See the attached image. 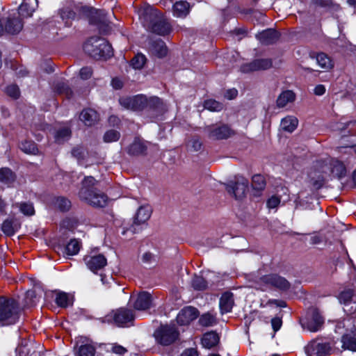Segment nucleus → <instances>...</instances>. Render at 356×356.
Instances as JSON below:
<instances>
[{
	"mask_svg": "<svg viewBox=\"0 0 356 356\" xmlns=\"http://www.w3.org/2000/svg\"><path fill=\"white\" fill-rule=\"evenodd\" d=\"M140 16L147 29L153 33L165 37L173 31L170 19L157 8L145 6L140 10Z\"/></svg>",
	"mask_w": 356,
	"mask_h": 356,
	"instance_id": "1",
	"label": "nucleus"
},
{
	"mask_svg": "<svg viewBox=\"0 0 356 356\" xmlns=\"http://www.w3.org/2000/svg\"><path fill=\"white\" fill-rule=\"evenodd\" d=\"M97 184V181L92 176L85 177L81 183L79 197L81 200L92 207L104 208L108 204V197L95 186Z\"/></svg>",
	"mask_w": 356,
	"mask_h": 356,
	"instance_id": "2",
	"label": "nucleus"
},
{
	"mask_svg": "<svg viewBox=\"0 0 356 356\" xmlns=\"http://www.w3.org/2000/svg\"><path fill=\"white\" fill-rule=\"evenodd\" d=\"M75 9L79 18L88 19L89 24L97 27L102 35H107L112 31L111 22L107 18V13L104 9H97L89 6L76 5Z\"/></svg>",
	"mask_w": 356,
	"mask_h": 356,
	"instance_id": "3",
	"label": "nucleus"
},
{
	"mask_svg": "<svg viewBox=\"0 0 356 356\" xmlns=\"http://www.w3.org/2000/svg\"><path fill=\"white\" fill-rule=\"evenodd\" d=\"M15 297L0 296V312H17V310L33 309L39 302L40 297L38 296L35 290L29 289L24 293L22 301Z\"/></svg>",
	"mask_w": 356,
	"mask_h": 356,
	"instance_id": "4",
	"label": "nucleus"
},
{
	"mask_svg": "<svg viewBox=\"0 0 356 356\" xmlns=\"http://www.w3.org/2000/svg\"><path fill=\"white\" fill-rule=\"evenodd\" d=\"M83 49L87 55L97 60H106L113 56L111 44L101 37H90L84 42Z\"/></svg>",
	"mask_w": 356,
	"mask_h": 356,
	"instance_id": "5",
	"label": "nucleus"
},
{
	"mask_svg": "<svg viewBox=\"0 0 356 356\" xmlns=\"http://www.w3.org/2000/svg\"><path fill=\"white\" fill-rule=\"evenodd\" d=\"M152 209L148 206H141L133 218L132 222L123 227L122 234L131 232L132 234L142 232L143 227L147 226V222L151 217Z\"/></svg>",
	"mask_w": 356,
	"mask_h": 356,
	"instance_id": "6",
	"label": "nucleus"
},
{
	"mask_svg": "<svg viewBox=\"0 0 356 356\" xmlns=\"http://www.w3.org/2000/svg\"><path fill=\"white\" fill-rule=\"evenodd\" d=\"M154 336L159 344L169 346L178 339L179 332L175 325H161L154 332Z\"/></svg>",
	"mask_w": 356,
	"mask_h": 356,
	"instance_id": "7",
	"label": "nucleus"
},
{
	"mask_svg": "<svg viewBox=\"0 0 356 356\" xmlns=\"http://www.w3.org/2000/svg\"><path fill=\"white\" fill-rule=\"evenodd\" d=\"M210 139L220 140L227 139L235 134V131L231 127L224 123H216L205 128Z\"/></svg>",
	"mask_w": 356,
	"mask_h": 356,
	"instance_id": "8",
	"label": "nucleus"
},
{
	"mask_svg": "<svg viewBox=\"0 0 356 356\" xmlns=\"http://www.w3.org/2000/svg\"><path fill=\"white\" fill-rule=\"evenodd\" d=\"M226 191L236 200H241L245 196L248 190V181L244 177L236 178L226 184Z\"/></svg>",
	"mask_w": 356,
	"mask_h": 356,
	"instance_id": "9",
	"label": "nucleus"
},
{
	"mask_svg": "<svg viewBox=\"0 0 356 356\" xmlns=\"http://www.w3.org/2000/svg\"><path fill=\"white\" fill-rule=\"evenodd\" d=\"M148 99L143 95L134 97H122L119 99L120 104L127 109L133 111L145 110Z\"/></svg>",
	"mask_w": 356,
	"mask_h": 356,
	"instance_id": "10",
	"label": "nucleus"
},
{
	"mask_svg": "<svg viewBox=\"0 0 356 356\" xmlns=\"http://www.w3.org/2000/svg\"><path fill=\"white\" fill-rule=\"evenodd\" d=\"M135 318L134 313H110L99 321L102 323H114L118 326H126L131 325Z\"/></svg>",
	"mask_w": 356,
	"mask_h": 356,
	"instance_id": "11",
	"label": "nucleus"
},
{
	"mask_svg": "<svg viewBox=\"0 0 356 356\" xmlns=\"http://www.w3.org/2000/svg\"><path fill=\"white\" fill-rule=\"evenodd\" d=\"M300 322L304 329L314 332L321 330L324 323V318L320 313H306L305 316L300 318Z\"/></svg>",
	"mask_w": 356,
	"mask_h": 356,
	"instance_id": "12",
	"label": "nucleus"
},
{
	"mask_svg": "<svg viewBox=\"0 0 356 356\" xmlns=\"http://www.w3.org/2000/svg\"><path fill=\"white\" fill-rule=\"evenodd\" d=\"M146 111L152 118H157L163 115L167 111L166 104L158 97H151L147 100Z\"/></svg>",
	"mask_w": 356,
	"mask_h": 356,
	"instance_id": "13",
	"label": "nucleus"
},
{
	"mask_svg": "<svg viewBox=\"0 0 356 356\" xmlns=\"http://www.w3.org/2000/svg\"><path fill=\"white\" fill-rule=\"evenodd\" d=\"M125 151L131 157L146 156L148 151L147 142L140 136H136L125 148Z\"/></svg>",
	"mask_w": 356,
	"mask_h": 356,
	"instance_id": "14",
	"label": "nucleus"
},
{
	"mask_svg": "<svg viewBox=\"0 0 356 356\" xmlns=\"http://www.w3.org/2000/svg\"><path fill=\"white\" fill-rule=\"evenodd\" d=\"M261 282L280 291H286L291 287L290 282L277 274H269L261 277Z\"/></svg>",
	"mask_w": 356,
	"mask_h": 356,
	"instance_id": "15",
	"label": "nucleus"
},
{
	"mask_svg": "<svg viewBox=\"0 0 356 356\" xmlns=\"http://www.w3.org/2000/svg\"><path fill=\"white\" fill-rule=\"evenodd\" d=\"M272 67L273 60L271 58H258L243 64L241 66V71L243 73H250L254 71L268 70Z\"/></svg>",
	"mask_w": 356,
	"mask_h": 356,
	"instance_id": "16",
	"label": "nucleus"
},
{
	"mask_svg": "<svg viewBox=\"0 0 356 356\" xmlns=\"http://www.w3.org/2000/svg\"><path fill=\"white\" fill-rule=\"evenodd\" d=\"M330 343H323L318 339L312 341L306 347L307 356H326L330 353Z\"/></svg>",
	"mask_w": 356,
	"mask_h": 356,
	"instance_id": "17",
	"label": "nucleus"
},
{
	"mask_svg": "<svg viewBox=\"0 0 356 356\" xmlns=\"http://www.w3.org/2000/svg\"><path fill=\"white\" fill-rule=\"evenodd\" d=\"M281 33L275 29H266L256 34L255 38L264 45H272L279 41Z\"/></svg>",
	"mask_w": 356,
	"mask_h": 356,
	"instance_id": "18",
	"label": "nucleus"
},
{
	"mask_svg": "<svg viewBox=\"0 0 356 356\" xmlns=\"http://www.w3.org/2000/svg\"><path fill=\"white\" fill-rule=\"evenodd\" d=\"M88 268L94 273L97 272L107 264V260L104 255L99 254L95 256L86 255L83 258Z\"/></svg>",
	"mask_w": 356,
	"mask_h": 356,
	"instance_id": "19",
	"label": "nucleus"
},
{
	"mask_svg": "<svg viewBox=\"0 0 356 356\" xmlns=\"http://www.w3.org/2000/svg\"><path fill=\"white\" fill-rule=\"evenodd\" d=\"M24 22L18 16H8L4 24V33L17 35L23 29Z\"/></svg>",
	"mask_w": 356,
	"mask_h": 356,
	"instance_id": "20",
	"label": "nucleus"
},
{
	"mask_svg": "<svg viewBox=\"0 0 356 356\" xmlns=\"http://www.w3.org/2000/svg\"><path fill=\"white\" fill-rule=\"evenodd\" d=\"M52 293L55 296L54 302L58 307L65 309L73 306L74 302V294L60 290H54Z\"/></svg>",
	"mask_w": 356,
	"mask_h": 356,
	"instance_id": "21",
	"label": "nucleus"
},
{
	"mask_svg": "<svg viewBox=\"0 0 356 356\" xmlns=\"http://www.w3.org/2000/svg\"><path fill=\"white\" fill-rule=\"evenodd\" d=\"M152 296L147 291L140 292L134 303V307L136 310H147L152 306Z\"/></svg>",
	"mask_w": 356,
	"mask_h": 356,
	"instance_id": "22",
	"label": "nucleus"
},
{
	"mask_svg": "<svg viewBox=\"0 0 356 356\" xmlns=\"http://www.w3.org/2000/svg\"><path fill=\"white\" fill-rule=\"evenodd\" d=\"M21 222L17 218L12 216L6 218L1 225V231L7 236H13L20 228Z\"/></svg>",
	"mask_w": 356,
	"mask_h": 356,
	"instance_id": "23",
	"label": "nucleus"
},
{
	"mask_svg": "<svg viewBox=\"0 0 356 356\" xmlns=\"http://www.w3.org/2000/svg\"><path fill=\"white\" fill-rule=\"evenodd\" d=\"M149 44L151 53L159 58H165L168 55V47L162 39L152 40Z\"/></svg>",
	"mask_w": 356,
	"mask_h": 356,
	"instance_id": "24",
	"label": "nucleus"
},
{
	"mask_svg": "<svg viewBox=\"0 0 356 356\" xmlns=\"http://www.w3.org/2000/svg\"><path fill=\"white\" fill-rule=\"evenodd\" d=\"M266 186V181L264 177L260 174L254 175L252 177V196L256 198L260 197Z\"/></svg>",
	"mask_w": 356,
	"mask_h": 356,
	"instance_id": "25",
	"label": "nucleus"
},
{
	"mask_svg": "<svg viewBox=\"0 0 356 356\" xmlns=\"http://www.w3.org/2000/svg\"><path fill=\"white\" fill-rule=\"evenodd\" d=\"M342 348L345 350L356 351V327L346 331L341 337Z\"/></svg>",
	"mask_w": 356,
	"mask_h": 356,
	"instance_id": "26",
	"label": "nucleus"
},
{
	"mask_svg": "<svg viewBox=\"0 0 356 356\" xmlns=\"http://www.w3.org/2000/svg\"><path fill=\"white\" fill-rule=\"evenodd\" d=\"M52 90L55 95L58 96H64L67 99H71L74 95V92L65 81H58L52 85Z\"/></svg>",
	"mask_w": 356,
	"mask_h": 356,
	"instance_id": "27",
	"label": "nucleus"
},
{
	"mask_svg": "<svg viewBox=\"0 0 356 356\" xmlns=\"http://www.w3.org/2000/svg\"><path fill=\"white\" fill-rule=\"evenodd\" d=\"M79 119L86 126L92 127L98 120V113L92 108H84L80 113Z\"/></svg>",
	"mask_w": 356,
	"mask_h": 356,
	"instance_id": "28",
	"label": "nucleus"
},
{
	"mask_svg": "<svg viewBox=\"0 0 356 356\" xmlns=\"http://www.w3.org/2000/svg\"><path fill=\"white\" fill-rule=\"evenodd\" d=\"M17 179V175L10 168L3 167L0 168V182L8 187H12Z\"/></svg>",
	"mask_w": 356,
	"mask_h": 356,
	"instance_id": "29",
	"label": "nucleus"
},
{
	"mask_svg": "<svg viewBox=\"0 0 356 356\" xmlns=\"http://www.w3.org/2000/svg\"><path fill=\"white\" fill-rule=\"evenodd\" d=\"M312 58H316L318 64L323 69L328 70L334 67L332 60L323 52H311L309 54Z\"/></svg>",
	"mask_w": 356,
	"mask_h": 356,
	"instance_id": "30",
	"label": "nucleus"
},
{
	"mask_svg": "<svg viewBox=\"0 0 356 356\" xmlns=\"http://www.w3.org/2000/svg\"><path fill=\"white\" fill-rule=\"evenodd\" d=\"M190 3L186 1H176L172 7L174 15L177 17L184 18L190 13Z\"/></svg>",
	"mask_w": 356,
	"mask_h": 356,
	"instance_id": "31",
	"label": "nucleus"
},
{
	"mask_svg": "<svg viewBox=\"0 0 356 356\" xmlns=\"http://www.w3.org/2000/svg\"><path fill=\"white\" fill-rule=\"evenodd\" d=\"M331 173L334 177L342 178L346 175V168L342 161L332 159L330 161Z\"/></svg>",
	"mask_w": 356,
	"mask_h": 356,
	"instance_id": "32",
	"label": "nucleus"
},
{
	"mask_svg": "<svg viewBox=\"0 0 356 356\" xmlns=\"http://www.w3.org/2000/svg\"><path fill=\"white\" fill-rule=\"evenodd\" d=\"M36 3V0H25L18 8V17L27 18L32 16L33 13L35 11V7L32 4Z\"/></svg>",
	"mask_w": 356,
	"mask_h": 356,
	"instance_id": "33",
	"label": "nucleus"
},
{
	"mask_svg": "<svg viewBox=\"0 0 356 356\" xmlns=\"http://www.w3.org/2000/svg\"><path fill=\"white\" fill-rule=\"evenodd\" d=\"M234 305V294L230 291L224 292L220 298L221 312H231Z\"/></svg>",
	"mask_w": 356,
	"mask_h": 356,
	"instance_id": "34",
	"label": "nucleus"
},
{
	"mask_svg": "<svg viewBox=\"0 0 356 356\" xmlns=\"http://www.w3.org/2000/svg\"><path fill=\"white\" fill-rule=\"evenodd\" d=\"M219 342V337L215 332L205 333L202 338V344L207 348H211L216 346Z\"/></svg>",
	"mask_w": 356,
	"mask_h": 356,
	"instance_id": "35",
	"label": "nucleus"
},
{
	"mask_svg": "<svg viewBox=\"0 0 356 356\" xmlns=\"http://www.w3.org/2000/svg\"><path fill=\"white\" fill-rule=\"evenodd\" d=\"M59 15L66 26H71L72 22L76 17V13L70 7H65L59 10Z\"/></svg>",
	"mask_w": 356,
	"mask_h": 356,
	"instance_id": "36",
	"label": "nucleus"
},
{
	"mask_svg": "<svg viewBox=\"0 0 356 356\" xmlns=\"http://www.w3.org/2000/svg\"><path fill=\"white\" fill-rule=\"evenodd\" d=\"M191 286L195 291H204L208 289V282L203 276L195 274L192 277Z\"/></svg>",
	"mask_w": 356,
	"mask_h": 356,
	"instance_id": "37",
	"label": "nucleus"
},
{
	"mask_svg": "<svg viewBox=\"0 0 356 356\" xmlns=\"http://www.w3.org/2000/svg\"><path fill=\"white\" fill-rule=\"evenodd\" d=\"M296 95L291 90H285L282 92L278 97L276 104L279 108L284 107L288 103L295 101Z\"/></svg>",
	"mask_w": 356,
	"mask_h": 356,
	"instance_id": "38",
	"label": "nucleus"
},
{
	"mask_svg": "<svg viewBox=\"0 0 356 356\" xmlns=\"http://www.w3.org/2000/svg\"><path fill=\"white\" fill-rule=\"evenodd\" d=\"M81 247V243L78 239L72 238L63 247V253L67 255H76L79 253Z\"/></svg>",
	"mask_w": 356,
	"mask_h": 356,
	"instance_id": "39",
	"label": "nucleus"
},
{
	"mask_svg": "<svg viewBox=\"0 0 356 356\" xmlns=\"http://www.w3.org/2000/svg\"><path fill=\"white\" fill-rule=\"evenodd\" d=\"M298 120L295 117H286L282 120L281 126L284 131L292 133L297 127Z\"/></svg>",
	"mask_w": 356,
	"mask_h": 356,
	"instance_id": "40",
	"label": "nucleus"
},
{
	"mask_svg": "<svg viewBox=\"0 0 356 356\" xmlns=\"http://www.w3.org/2000/svg\"><path fill=\"white\" fill-rule=\"evenodd\" d=\"M203 106L212 112H219L224 109L225 106L223 103L216 101L214 99H206L203 103Z\"/></svg>",
	"mask_w": 356,
	"mask_h": 356,
	"instance_id": "41",
	"label": "nucleus"
},
{
	"mask_svg": "<svg viewBox=\"0 0 356 356\" xmlns=\"http://www.w3.org/2000/svg\"><path fill=\"white\" fill-rule=\"evenodd\" d=\"M19 313H0V326L12 325L19 318Z\"/></svg>",
	"mask_w": 356,
	"mask_h": 356,
	"instance_id": "42",
	"label": "nucleus"
},
{
	"mask_svg": "<svg viewBox=\"0 0 356 356\" xmlns=\"http://www.w3.org/2000/svg\"><path fill=\"white\" fill-rule=\"evenodd\" d=\"M22 151L29 154H38L39 149L37 144L33 140H24L20 144Z\"/></svg>",
	"mask_w": 356,
	"mask_h": 356,
	"instance_id": "43",
	"label": "nucleus"
},
{
	"mask_svg": "<svg viewBox=\"0 0 356 356\" xmlns=\"http://www.w3.org/2000/svg\"><path fill=\"white\" fill-rule=\"evenodd\" d=\"M199 313H178L177 322L180 325H188L192 321L196 319Z\"/></svg>",
	"mask_w": 356,
	"mask_h": 356,
	"instance_id": "44",
	"label": "nucleus"
},
{
	"mask_svg": "<svg viewBox=\"0 0 356 356\" xmlns=\"http://www.w3.org/2000/svg\"><path fill=\"white\" fill-rule=\"evenodd\" d=\"M199 323L202 326L209 327L216 325L217 320L211 313H204L200 317Z\"/></svg>",
	"mask_w": 356,
	"mask_h": 356,
	"instance_id": "45",
	"label": "nucleus"
},
{
	"mask_svg": "<svg viewBox=\"0 0 356 356\" xmlns=\"http://www.w3.org/2000/svg\"><path fill=\"white\" fill-rule=\"evenodd\" d=\"M72 136V131L70 127H63L58 129L55 135L56 140L60 143L68 140Z\"/></svg>",
	"mask_w": 356,
	"mask_h": 356,
	"instance_id": "46",
	"label": "nucleus"
},
{
	"mask_svg": "<svg viewBox=\"0 0 356 356\" xmlns=\"http://www.w3.org/2000/svg\"><path fill=\"white\" fill-rule=\"evenodd\" d=\"M54 204L61 212H67L71 208V202L65 197H56Z\"/></svg>",
	"mask_w": 356,
	"mask_h": 356,
	"instance_id": "47",
	"label": "nucleus"
},
{
	"mask_svg": "<svg viewBox=\"0 0 356 356\" xmlns=\"http://www.w3.org/2000/svg\"><path fill=\"white\" fill-rule=\"evenodd\" d=\"M355 293V289H348L342 291L339 295V300L341 303L347 305L351 302L353 297Z\"/></svg>",
	"mask_w": 356,
	"mask_h": 356,
	"instance_id": "48",
	"label": "nucleus"
},
{
	"mask_svg": "<svg viewBox=\"0 0 356 356\" xmlns=\"http://www.w3.org/2000/svg\"><path fill=\"white\" fill-rule=\"evenodd\" d=\"M20 211L25 216H33L35 213V209L33 203L30 202H23L16 204Z\"/></svg>",
	"mask_w": 356,
	"mask_h": 356,
	"instance_id": "49",
	"label": "nucleus"
},
{
	"mask_svg": "<svg viewBox=\"0 0 356 356\" xmlns=\"http://www.w3.org/2000/svg\"><path fill=\"white\" fill-rule=\"evenodd\" d=\"M147 61L146 57L142 54L135 55L131 60V65L134 69H142Z\"/></svg>",
	"mask_w": 356,
	"mask_h": 356,
	"instance_id": "50",
	"label": "nucleus"
},
{
	"mask_svg": "<svg viewBox=\"0 0 356 356\" xmlns=\"http://www.w3.org/2000/svg\"><path fill=\"white\" fill-rule=\"evenodd\" d=\"M86 149L82 145H76L72 149V155L79 161H83L86 159Z\"/></svg>",
	"mask_w": 356,
	"mask_h": 356,
	"instance_id": "51",
	"label": "nucleus"
},
{
	"mask_svg": "<svg viewBox=\"0 0 356 356\" xmlns=\"http://www.w3.org/2000/svg\"><path fill=\"white\" fill-rule=\"evenodd\" d=\"M6 94L13 100H17L20 97V90L17 85L11 84L5 89Z\"/></svg>",
	"mask_w": 356,
	"mask_h": 356,
	"instance_id": "52",
	"label": "nucleus"
},
{
	"mask_svg": "<svg viewBox=\"0 0 356 356\" xmlns=\"http://www.w3.org/2000/svg\"><path fill=\"white\" fill-rule=\"evenodd\" d=\"M95 353V348L90 344L81 345L79 348V356H94Z\"/></svg>",
	"mask_w": 356,
	"mask_h": 356,
	"instance_id": "53",
	"label": "nucleus"
},
{
	"mask_svg": "<svg viewBox=\"0 0 356 356\" xmlns=\"http://www.w3.org/2000/svg\"><path fill=\"white\" fill-rule=\"evenodd\" d=\"M120 138V133L115 129L107 131L104 135V140L106 143L118 141Z\"/></svg>",
	"mask_w": 356,
	"mask_h": 356,
	"instance_id": "54",
	"label": "nucleus"
},
{
	"mask_svg": "<svg viewBox=\"0 0 356 356\" xmlns=\"http://www.w3.org/2000/svg\"><path fill=\"white\" fill-rule=\"evenodd\" d=\"M189 145L195 152L200 151L203 148V142L201 137L198 135L192 136L189 140Z\"/></svg>",
	"mask_w": 356,
	"mask_h": 356,
	"instance_id": "55",
	"label": "nucleus"
},
{
	"mask_svg": "<svg viewBox=\"0 0 356 356\" xmlns=\"http://www.w3.org/2000/svg\"><path fill=\"white\" fill-rule=\"evenodd\" d=\"M41 69L43 72L50 74L54 72V63L51 59H45L41 63Z\"/></svg>",
	"mask_w": 356,
	"mask_h": 356,
	"instance_id": "56",
	"label": "nucleus"
},
{
	"mask_svg": "<svg viewBox=\"0 0 356 356\" xmlns=\"http://www.w3.org/2000/svg\"><path fill=\"white\" fill-rule=\"evenodd\" d=\"M325 183V180L323 176H320L317 179H312L310 184L312 186V190L318 191L321 188Z\"/></svg>",
	"mask_w": 356,
	"mask_h": 356,
	"instance_id": "57",
	"label": "nucleus"
},
{
	"mask_svg": "<svg viewBox=\"0 0 356 356\" xmlns=\"http://www.w3.org/2000/svg\"><path fill=\"white\" fill-rule=\"evenodd\" d=\"M92 74V69L90 67H83L79 71V76L83 80L89 79Z\"/></svg>",
	"mask_w": 356,
	"mask_h": 356,
	"instance_id": "58",
	"label": "nucleus"
},
{
	"mask_svg": "<svg viewBox=\"0 0 356 356\" xmlns=\"http://www.w3.org/2000/svg\"><path fill=\"white\" fill-rule=\"evenodd\" d=\"M272 328L275 332L278 331L282 325V317L276 316L270 320Z\"/></svg>",
	"mask_w": 356,
	"mask_h": 356,
	"instance_id": "59",
	"label": "nucleus"
},
{
	"mask_svg": "<svg viewBox=\"0 0 356 356\" xmlns=\"http://www.w3.org/2000/svg\"><path fill=\"white\" fill-rule=\"evenodd\" d=\"M267 207L270 209H275L280 204V197L273 195L267 200Z\"/></svg>",
	"mask_w": 356,
	"mask_h": 356,
	"instance_id": "60",
	"label": "nucleus"
},
{
	"mask_svg": "<svg viewBox=\"0 0 356 356\" xmlns=\"http://www.w3.org/2000/svg\"><path fill=\"white\" fill-rule=\"evenodd\" d=\"M111 351L117 355H123L127 350L120 345L113 344L111 346Z\"/></svg>",
	"mask_w": 356,
	"mask_h": 356,
	"instance_id": "61",
	"label": "nucleus"
},
{
	"mask_svg": "<svg viewBox=\"0 0 356 356\" xmlns=\"http://www.w3.org/2000/svg\"><path fill=\"white\" fill-rule=\"evenodd\" d=\"M314 4L317 6L327 8L332 6V0H312Z\"/></svg>",
	"mask_w": 356,
	"mask_h": 356,
	"instance_id": "62",
	"label": "nucleus"
},
{
	"mask_svg": "<svg viewBox=\"0 0 356 356\" xmlns=\"http://www.w3.org/2000/svg\"><path fill=\"white\" fill-rule=\"evenodd\" d=\"M111 86L115 90H120L124 86L123 81L118 77H114L111 80Z\"/></svg>",
	"mask_w": 356,
	"mask_h": 356,
	"instance_id": "63",
	"label": "nucleus"
},
{
	"mask_svg": "<svg viewBox=\"0 0 356 356\" xmlns=\"http://www.w3.org/2000/svg\"><path fill=\"white\" fill-rule=\"evenodd\" d=\"M179 356H198V352L194 348H186Z\"/></svg>",
	"mask_w": 356,
	"mask_h": 356,
	"instance_id": "64",
	"label": "nucleus"
}]
</instances>
